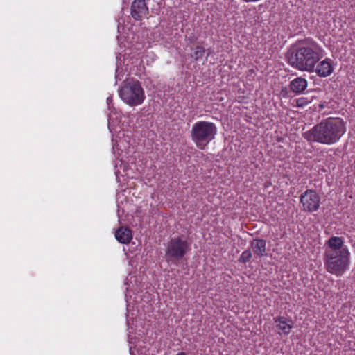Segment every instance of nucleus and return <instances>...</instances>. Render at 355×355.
<instances>
[{"label":"nucleus","mask_w":355,"mask_h":355,"mask_svg":"<svg viewBox=\"0 0 355 355\" xmlns=\"http://www.w3.org/2000/svg\"><path fill=\"white\" fill-rule=\"evenodd\" d=\"M323 261L329 273L340 277L349 268L350 252L349 250H343L338 252H324Z\"/></svg>","instance_id":"4"},{"label":"nucleus","mask_w":355,"mask_h":355,"mask_svg":"<svg viewBox=\"0 0 355 355\" xmlns=\"http://www.w3.org/2000/svg\"><path fill=\"white\" fill-rule=\"evenodd\" d=\"M191 250V244L184 236H175L166 244L165 257L168 262L181 260Z\"/></svg>","instance_id":"6"},{"label":"nucleus","mask_w":355,"mask_h":355,"mask_svg":"<svg viewBox=\"0 0 355 355\" xmlns=\"http://www.w3.org/2000/svg\"><path fill=\"white\" fill-rule=\"evenodd\" d=\"M323 49L315 41L306 39L288 53V62L293 68L311 72L313 67L323 57Z\"/></svg>","instance_id":"2"},{"label":"nucleus","mask_w":355,"mask_h":355,"mask_svg":"<svg viewBox=\"0 0 355 355\" xmlns=\"http://www.w3.org/2000/svg\"><path fill=\"white\" fill-rule=\"evenodd\" d=\"M119 96L127 105L135 107L141 105L145 98V92L141 83L136 79L127 80L119 89Z\"/></svg>","instance_id":"5"},{"label":"nucleus","mask_w":355,"mask_h":355,"mask_svg":"<svg viewBox=\"0 0 355 355\" xmlns=\"http://www.w3.org/2000/svg\"><path fill=\"white\" fill-rule=\"evenodd\" d=\"M252 258V252L250 249L244 250L239 259V261L245 263Z\"/></svg>","instance_id":"16"},{"label":"nucleus","mask_w":355,"mask_h":355,"mask_svg":"<svg viewBox=\"0 0 355 355\" xmlns=\"http://www.w3.org/2000/svg\"><path fill=\"white\" fill-rule=\"evenodd\" d=\"M334 71V62L331 58H326L323 60L317 62L310 73H315L319 77L326 78L329 76Z\"/></svg>","instance_id":"8"},{"label":"nucleus","mask_w":355,"mask_h":355,"mask_svg":"<svg viewBox=\"0 0 355 355\" xmlns=\"http://www.w3.org/2000/svg\"><path fill=\"white\" fill-rule=\"evenodd\" d=\"M111 123H112V118H111V116L110 115L109 119H108V127L110 130H111Z\"/></svg>","instance_id":"19"},{"label":"nucleus","mask_w":355,"mask_h":355,"mask_svg":"<svg viewBox=\"0 0 355 355\" xmlns=\"http://www.w3.org/2000/svg\"><path fill=\"white\" fill-rule=\"evenodd\" d=\"M217 130L216 124L212 122L198 121L192 125L191 130V140L198 149L204 150L215 139Z\"/></svg>","instance_id":"3"},{"label":"nucleus","mask_w":355,"mask_h":355,"mask_svg":"<svg viewBox=\"0 0 355 355\" xmlns=\"http://www.w3.org/2000/svg\"><path fill=\"white\" fill-rule=\"evenodd\" d=\"M176 355H187L184 352H179Z\"/></svg>","instance_id":"20"},{"label":"nucleus","mask_w":355,"mask_h":355,"mask_svg":"<svg viewBox=\"0 0 355 355\" xmlns=\"http://www.w3.org/2000/svg\"><path fill=\"white\" fill-rule=\"evenodd\" d=\"M307 80L302 77H297L291 81L290 89L295 94L302 93L307 87Z\"/></svg>","instance_id":"12"},{"label":"nucleus","mask_w":355,"mask_h":355,"mask_svg":"<svg viewBox=\"0 0 355 355\" xmlns=\"http://www.w3.org/2000/svg\"><path fill=\"white\" fill-rule=\"evenodd\" d=\"M205 49L202 46H198L193 53L195 60H198L200 58H202L205 54Z\"/></svg>","instance_id":"17"},{"label":"nucleus","mask_w":355,"mask_h":355,"mask_svg":"<svg viewBox=\"0 0 355 355\" xmlns=\"http://www.w3.org/2000/svg\"><path fill=\"white\" fill-rule=\"evenodd\" d=\"M346 132L345 123L340 117H328L303 132L310 143L333 145L339 141Z\"/></svg>","instance_id":"1"},{"label":"nucleus","mask_w":355,"mask_h":355,"mask_svg":"<svg viewBox=\"0 0 355 355\" xmlns=\"http://www.w3.org/2000/svg\"><path fill=\"white\" fill-rule=\"evenodd\" d=\"M113 150H115V145L113 144Z\"/></svg>","instance_id":"21"},{"label":"nucleus","mask_w":355,"mask_h":355,"mask_svg":"<svg viewBox=\"0 0 355 355\" xmlns=\"http://www.w3.org/2000/svg\"><path fill=\"white\" fill-rule=\"evenodd\" d=\"M324 252H338L343 250H349L347 246L344 245V239L340 236H331L327 241Z\"/></svg>","instance_id":"10"},{"label":"nucleus","mask_w":355,"mask_h":355,"mask_svg":"<svg viewBox=\"0 0 355 355\" xmlns=\"http://www.w3.org/2000/svg\"><path fill=\"white\" fill-rule=\"evenodd\" d=\"M107 104L108 106V109L110 112V114L112 113L114 108L113 107V105H112V96H110L107 98Z\"/></svg>","instance_id":"18"},{"label":"nucleus","mask_w":355,"mask_h":355,"mask_svg":"<svg viewBox=\"0 0 355 355\" xmlns=\"http://www.w3.org/2000/svg\"><path fill=\"white\" fill-rule=\"evenodd\" d=\"M148 13V8L145 0H135L131 6V15L135 20L141 19Z\"/></svg>","instance_id":"9"},{"label":"nucleus","mask_w":355,"mask_h":355,"mask_svg":"<svg viewBox=\"0 0 355 355\" xmlns=\"http://www.w3.org/2000/svg\"><path fill=\"white\" fill-rule=\"evenodd\" d=\"M115 237L121 243H128L132 238V232L127 227H121L116 231Z\"/></svg>","instance_id":"14"},{"label":"nucleus","mask_w":355,"mask_h":355,"mask_svg":"<svg viewBox=\"0 0 355 355\" xmlns=\"http://www.w3.org/2000/svg\"><path fill=\"white\" fill-rule=\"evenodd\" d=\"M254 255L261 257L266 254V242L263 239H253L250 243Z\"/></svg>","instance_id":"13"},{"label":"nucleus","mask_w":355,"mask_h":355,"mask_svg":"<svg viewBox=\"0 0 355 355\" xmlns=\"http://www.w3.org/2000/svg\"><path fill=\"white\" fill-rule=\"evenodd\" d=\"M313 98L302 96L296 99V105L298 107H304L312 102Z\"/></svg>","instance_id":"15"},{"label":"nucleus","mask_w":355,"mask_h":355,"mask_svg":"<svg viewBox=\"0 0 355 355\" xmlns=\"http://www.w3.org/2000/svg\"><path fill=\"white\" fill-rule=\"evenodd\" d=\"M276 327L278 329L279 334L288 335L293 327V322L291 320L285 317L279 316L274 318Z\"/></svg>","instance_id":"11"},{"label":"nucleus","mask_w":355,"mask_h":355,"mask_svg":"<svg viewBox=\"0 0 355 355\" xmlns=\"http://www.w3.org/2000/svg\"><path fill=\"white\" fill-rule=\"evenodd\" d=\"M300 202L304 211L313 212L319 209L320 198L315 191L307 189L301 195Z\"/></svg>","instance_id":"7"}]
</instances>
